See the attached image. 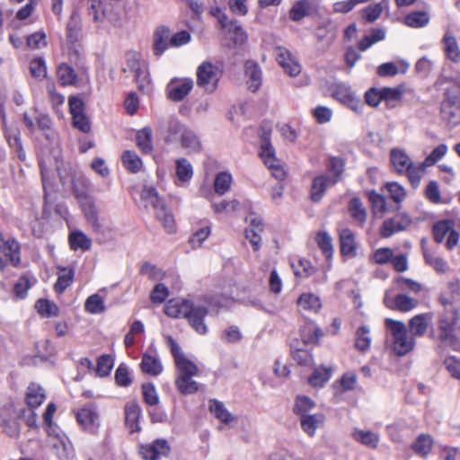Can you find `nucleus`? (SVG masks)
<instances>
[{
  "mask_svg": "<svg viewBox=\"0 0 460 460\" xmlns=\"http://www.w3.org/2000/svg\"><path fill=\"white\" fill-rule=\"evenodd\" d=\"M169 342L178 371L175 379L176 388L182 394H195L199 390V384L192 377L198 375V367L183 354L174 340L170 338Z\"/></svg>",
  "mask_w": 460,
  "mask_h": 460,
  "instance_id": "obj_1",
  "label": "nucleus"
},
{
  "mask_svg": "<svg viewBox=\"0 0 460 460\" xmlns=\"http://www.w3.org/2000/svg\"><path fill=\"white\" fill-rule=\"evenodd\" d=\"M435 335L444 345L460 349V315L452 305L439 316Z\"/></svg>",
  "mask_w": 460,
  "mask_h": 460,
  "instance_id": "obj_2",
  "label": "nucleus"
},
{
  "mask_svg": "<svg viewBox=\"0 0 460 460\" xmlns=\"http://www.w3.org/2000/svg\"><path fill=\"white\" fill-rule=\"evenodd\" d=\"M56 170L62 184H70L73 187L74 194L79 202L92 198L89 194L90 181L71 164L57 161Z\"/></svg>",
  "mask_w": 460,
  "mask_h": 460,
  "instance_id": "obj_3",
  "label": "nucleus"
},
{
  "mask_svg": "<svg viewBox=\"0 0 460 460\" xmlns=\"http://www.w3.org/2000/svg\"><path fill=\"white\" fill-rule=\"evenodd\" d=\"M385 326L393 338V349L397 356H404L413 349L415 339L408 333L407 326L401 321L385 319Z\"/></svg>",
  "mask_w": 460,
  "mask_h": 460,
  "instance_id": "obj_4",
  "label": "nucleus"
},
{
  "mask_svg": "<svg viewBox=\"0 0 460 460\" xmlns=\"http://www.w3.org/2000/svg\"><path fill=\"white\" fill-rule=\"evenodd\" d=\"M141 199L146 202V206L150 205L154 208L157 219L162 222L168 233H172L174 231L173 216L166 208L156 190L151 186H145L141 191Z\"/></svg>",
  "mask_w": 460,
  "mask_h": 460,
  "instance_id": "obj_5",
  "label": "nucleus"
},
{
  "mask_svg": "<svg viewBox=\"0 0 460 460\" xmlns=\"http://www.w3.org/2000/svg\"><path fill=\"white\" fill-rule=\"evenodd\" d=\"M259 134L261 139V153L264 164L271 170L272 175L277 180H283L286 172L275 156V150L270 143L271 128L264 125L261 126Z\"/></svg>",
  "mask_w": 460,
  "mask_h": 460,
  "instance_id": "obj_6",
  "label": "nucleus"
},
{
  "mask_svg": "<svg viewBox=\"0 0 460 460\" xmlns=\"http://www.w3.org/2000/svg\"><path fill=\"white\" fill-rule=\"evenodd\" d=\"M123 70L134 75L139 90L145 91L149 86L151 80L147 66L139 53L129 51L126 54V66Z\"/></svg>",
  "mask_w": 460,
  "mask_h": 460,
  "instance_id": "obj_7",
  "label": "nucleus"
},
{
  "mask_svg": "<svg viewBox=\"0 0 460 460\" xmlns=\"http://www.w3.org/2000/svg\"><path fill=\"white\" fill-rule=\"evenodd\" d=\"M221 76L222 73L217 66L204 61L197 67L196 83L206 93H212L217 89Z\"/></svg>",
  "mask_w": 460,
  "mask_h": 460,
  "instance_id": "obj_8",
  "label": "nucleus"
},
{
  "mask_svg": "<svg viewBox=\"0 0 460 460\" xmlns=\"http://www.w3.org/2000/svg\"><path fill=\"white\" fill-rule=\"evenodd\" d=\"M441 116L452 126L460 123V92L456 87H450L445 93L440 106Z\"/></svg>",
  "mask_w": 460,
  "mask_h": 460,
  "instance_id": "obj_9",
  "label": "nucleus"
},
{
  "mask_svg": "<svg viewBox=\"0 0 460 460\" xmlns=\"http://www.w3.org/2000/svg\"><path fill=\"white\" fill-rule=\"evenodd\" d=\"M87 13L97 25L105 22L115 24L118 22L117 13L106 0H87Z\"/></svg>",
  "mask_w": 460,
  "mask_h": 460,
  "instance_id": "obj_10",
  "label": "nucleus"
},
{
  "mask_svg": "<svg viewBox=\"0 0 460 460\" xmlns=\"http://www.w3.org/2000/svg\"><path fill=\"white\" fill-rule=\"evenodd\" d=\"M332 96L345 106L357 113H361L364 104L361 100L352 92L349 85L339 84L333 90Z\"/></svg>",
  "mask_w": 460,
  "mask_h": 460,
  "instance_id": "obj_11",
  "label": "nucleus"
},
{
  "mask_svg": "<svg viewBox=\"0 0 460 460\" xmlns=\"http://www.w3.org/2000/svg\"><path fill=\"white\" fill-rule=\"evenodd\" d=\"M186 126L176 119L169 118L159 122L158 131L164 140L168 143H174L181 139Z\"/></svg>",
  "mask_w": 460,
  "mask_h": 460,
  "instance_id": "obj_12",
  "label": "nucleus"
},
{
  "mask_svg": "<svg viewBox=\"0 0 460 460\" xmlns=\"http://www.w3.org/2000/svg\"><path fill=\"white\" fill-rule=\"evenodd\" d=\"M248 227L245 229V237L249 240L254 251L261 248V234L264 230V224L260 216L255 213H250L246 218Z\"/></svg>",
  "mask_w": 460,
  "mask_h": 460,
  "instance_id": "obj_13",
  "label": "nucleus"
},
{
  "mask_svg": "<svg viewBox=\"0 0 460 460\" xmlns=\"http://www.w3.org/2000/svg\"><path fill=\"white\" fill-rule=\"evenodd\" d=\"M193 85L190 78H173L166 86L167 96L172 102H181L190 93Z\"/></svg>",
  "mask_w": 460,
  "mask_h": 460,
  "instance_id": "obj_14",
  "label": "nucleus"
},
{
  "mask_svg": "<svg viewBox=\"0 0 460 460\" xmlns=\"http://www.w3.org/2000/svg\"><path fill=\"white\" fill-rule=\"evenodd\" d=\"M76 420L90 433H95L100 426L99 413L93 404H87L79 410Z\"/></svg>",
  "mask_w": 460,
  "mask_h": 460,
  "instance_id": "obj_15",
  "label": "nucleus"
},
{
  "mask_svg": "<svg viewBox=\"0 0 460 460\" xmlns=\"http://www.w3.org/2000/svg\"><path fill=\"white\" fill-rule=\"evenodd\" d=\"M171 450L167 440L159 438L152 443L141 445L139 453L146 460H158L161 456H166Z\"/></svg>",
  "mask_w": 460,
  "mask_h": 460,
  "instance_id": "obj_16",
  "label": "nucleus"
},
{
  "mask_svg": "<svg viewBox=\"0 0 460 460\" xmlns=\"http://www.w3.org/2000/svg\"><path fill=\"white\" fill-rule=\"evenodd\" d=\"M208 310L206 306L190 304L186 314L190 326L199 334L208 332V327L204 323V318L208 315Z\"/></svg>",
  "mask_w": 460,
  "mask_h": 460,
  "instance_id": "obj_17",
  "label": "nucleus"
},
{
  "mask_svg": "<svg viewBox=\"0 0 460 460\" xmlns=\"http://www.w3.org/2000/svg\"><path fill=\"white\" fill-rule=\"evenodd\" d=\"M275 54L277 61L287 74L290 76H296L300 74L301 66L299 63L295 60L288 49L283 47H277L275 49Z\"/></svg>",
  "mask_w": 460,
  "mask_h": 460,
  "instance_id": "obj_18",
  "label": "nucleus"
},
{
  "mask_svg": "<svg viewBox=\"0 0 460 460\" xmlns=\"http://www.w3.org/2000/svg\"><path fill=\"white\" fill-rule=\"evenodd\" d=\"M170 45V29L167 26H158L153 34V53L155 57H161Z\"/></svg>",
  "mask_w": 460,
  "mask_h": 460,
  "instance_id": "obj_19",
  "label": "nucleus"
},
{
  "mask_svg": "<svg viewBox=\"0 0 460 460\" xmlns=\"http://www.w3.org/2000/svg\"><path fill=\"white\" fill-rule=\"evenodd\" d=\"M20 250V243L15 239H4L3 234L0 232V251L4 253V256L14 267L18 266L21 262Z\"/></svg>",
  "mask_w": 460,
  "mask_h": 460,
  "instance_id": "obj_20",
  "label": "nucleus"
},
{
  "mask_svg": "<svg viewBox=\"0 0 460 460\" xmlns=\"http://www.w3.org/2000/svg\"><path fill=\"white\" fill-rule=\"evenodd\" d=\"M210 13L217 19L223 29L227 30L228 32H233L236 40H242L243 39V31L241 25L236 21L229 20L221 8H211Z\"/></svg>",
  "mask_w": 460,
  "mask_h": 460,
  "instance_id": "obj_21",
  "label": "nucleus"
},
{
  "mask_svg": "<svg viewBox=\"0 0 460 460\" xmlns=\"http://www.w3.org/2000/svg\"><path fill=\"white\" fill-rule=\"evenodd\" d=\"M82 31L81 14L77 9H74L66 24V38L68 42H78L82 38Z\"/></svg>",
  "mask_w": 460,
  "mask_h": 460,
  "instance_id": "obj_22",
  "label": "nucleus"
},
{
  "mask_svg": "<svg viewBox=\"0 0 460 460\" xmlns=\"http://www.w3.org/2000/svg\"><path fill=\"white\" fill-rule=\"evenodd\" d=\"M245 75L247 77V86L252 92H256L262 83V73L259 65L253 61H246L244 65Z\"/></svg>",
  "mask_w": 460,
  "mask_h": 460,
  "instance_id": "obj_23",
  "label": "nucleus"
},
{
  "mask_svg": "<svg viewBox=\"0 0 460 460\" xmlns=\"http://www.w3.org/2000/svg\"><path fill=\"white\" fill-rule=\"evenodd\" d=\"M181 146L186 150L187 155L198 154L202 150V143L199 137L190 128H186L180 139Z\"/></svg>",
  "mask_w": 460,
  "mask_h": 460,
  "instance_id": "obj_24",
  "label": "nucleus"
},
{
  "mask_svg": "<svg viewBox=\"0 0 460 460\" xmlns=\"http://www.w3.org/2000/svg\"><path fill=\"white\" fill-rule=\"evenodd\" d=\"M47 433L49 437L58 439L54 444V447L58 450L59 458H68L69 456V444L67 438L58 430V428L51 422L50 426H46Z\"/></svg>",
  "mask_w": 460,
  "mask_h": 460,
  "instance_id": "obj_25",
  "label": "nucleus"
},
{
  "mask_svg": "<svg viewBox=\"0 0 460 460\" xmlns=\"http://www.w3.org/2000/svg\"><path fill=\"white\" fill-rule=\"evenodd\" d=\"M431 317L428 314H420L413 316L408 323L410 334L414 337H422L425 335Z\"/></svg>",
  "mask_w": 460,
  "mask_h": 460,
  "instance_id": "obj_26",
  "label": "nucleus"
},
{
  "mask_svg": "<svg viewBox=\"0 0 460 460\" xmlns=\"http://www.w3.org/2000/svg\"><path fill=\"white\" fill-rule=\"evenodd\" d=\"M324 416L322 413L304 414L299 417L301 428L309 437H314L317 429L323 425Z\"/></svg>",
  "mask_w": 460,
  "mask_h": 460,
  "instance_id": "obj_27",
  "label": "nucleus"
},
{
  "mask_svg": "<svg viewBox=\"0 0 460 460\" xmlns=\"http://www.w3.org/2000/svg\"><path fill=\"white\" fill-rule=\"evenodd\" d=\"M176 185L183 186L188 183L193 176L191 164L186 158H179L175 161Z\"/></svg>",
  "mask_w": 460,
  "mask_h": 460,
  "instance_id": "obj_28",
  "label": "nucleus"
},
{
  "mask_svg": "<svg viewBox=\"0 0 460 460\" xmlns=\"http://www.w3.org/2000/svg\"><path fill=\"white\" fill-rule=\"evenodd\" d=\"M190 304L185 299H171L164 306V314L172 318H185Z\"/></svg>",
  "mask_w": 460,
  "mask_h": 460,
  "instance_id": "obj_29",
  "label": "nucleus"
},
{
  "mask_svg": "<svg viewBox=\"0 0 460 460\" xmlns=\"http://www.w3.org/2000/svg\"><path fill=\"white\" fill-rule=\"evenodd\" d=\"M141 415V409L136 402H128L125 405V422L130 432H136L140 429L138 420Z\"/></svg>",
  "mask_w": 460,
  "mask_h": 460,
  "instance_id": "obj_30",
  "label": "nucleus"
},
{
  "mask_svg": "<svg viewBox=\"0 0 460 460\" xmlns=\"http://www.w3.org/2000/svg\"><path fill=\"white\" fill-rule=\"evenodd\" d=\"M442 41L447 58L455 63L459 62L460 49L455 36L449 31H447L443 36Z\"/></svg>",
  "mask_w": 460,
  "mask_h": 460,
  "instance_id": "obj_31",
  "label": "nucleus"
},
{
  "mask_svg": "<svg viewBox=\"0 0 460 460\" xmlns=\"http://www.w3.org/2000/svg\"><path fill=\"white\" fill-rule=\"evenodd\" d=\"M391 163L396 172L402 174L406 168L412 163L405 151L399 148H393L390 152Z\"/></svg>",
  "mask_w": 460,
  "mask_h": 460,
  "instance_id": "obj_32",
  "label": "nucleus"
},
{
  "mask_svg": "<svg viewBox=\"0 0 460 460\" xmlns=\"http://www.w3.org/2000/svg\"><path fill=\"white\" fill-rule=\"evenodd\" d=\"M330 180L326 175H318L313 180L311 186V199L313 201H320L327 188L333 185L331 184Z\"/></svg>",
  "mask_w": 460,
  "mask_h": 460,
  "instance_id": "obj_33",
  "label": "nucleus"
},
{
  "mask_svg": "<svg viewBox=\"0 0 460 460\" xmlns=\"http://www.w3.org/2000/svg\"><path fill=\"white\" fill-rule=\"evenodd\" d=\"M46 394L44 389L37 385L31 384L26 392V402L31 409L39 407L45 400Z\"/></svg>",
  "mask_w": 460,
  "mask_h": 460,
  "instance_id": "obj_34",
  "label": "nucleus"
},
{
  "mask_svg": "<svg viewBox=\"0 0 460 460\" xmlns=\"http://www.w3.org/2000/svg\"><path fill=\"white\" fill-rule=\"evenodd\" d=\"M341 252L343 255H354L356 251L355 236L349 228L340 232Z\"/></svg>",
  "mask_w": 460,
  "mask_h": 460,
  "instance_id": "obj_35",
  "label": "nucleus"
},
{
  "mask_svg": "<svg viewBox=\"0 0 460 460\" xmlns=\"http://www.w3.org/2000/svg\"><path fill=\"white\" fill-rule=\"evenodd\" d=\"M84 211L86 220L91 224L94 230H99L101 225L98 219V211L94 205L93 199H88L82 202H79Z\"/></svg>",
  "mask_w": 460,
  "mask_h": 460,
  "instance_id": "obj_36",
  "label": "nucleus"
},
{
  "mask_svg": "<svg viewBox=\"0 0 460 460\" xmlns=\"http://www.w3.org/2000/svg\"><path fill=\"white\" fill-rule=\"evenodd\" d=\"M311 9L312 3L309 0L296 1L289 10V19L294 22H299L310 14Z\"/></svg>",
  "mask_w": 460,
  "mask_h": 460,
  "instance_id": "obj_37",
  "label": "nucleus"
},
{
  "mask_svg": "<svg viewBox=\"0 0 460 460\" xmlns=\"http://www.w3.org/2000/svg\"><path fill=\"white\" fill-rule=\"evenodd\" d=\"M141 369L144 373L150 376H158L163 371L161 361L155 356L144 354L140 364Z\"/></svg>",
  "mask_w": 460,
  "mask_h": 460,
  "instance_id": "obj_38",
  "label": "nucleus"
},
{
  "mask_svg": "<svg viewBox=\"0 0 460 460\" xmlns=\"http://www.w3.org/2000/svg\"><path fill=\"white\" fill-rule=\"evenodd\" d=\"M345 163L343 159L339 157H331L327 163V170L330 173L328 176L331 180V184H336L341 180V176L344 171Z\"/></svg>",
  "mask_w": 460,
  "mask_h": 460,
  "instance_id": "obj_39",
  "label": "nucleus"
},
{
  "mask_svg": "<svg viewBox=\"0 0 460 460\" xmlns=\"http://www.w3.org/2000/svg\"><path fill=\"white\" fill-rule=\"evenodd\" d=\"M433 446V439L430 435L422 433L417 437L411 445L413 452L420 456L429 454Z\"/></svg>",
  "mask_w": 460,
  "mask_h": 460,
  "instance_id": "obj_40",
  "label": "nucleus"
},
{
  "mask_svg": "<svg viewBox=\"0 0 460 460\" xmlns=\"http://www.w3.org/2000/svg\"><path fill=\"white\" fill-rule=\"evenodd\" d=\"M152 137V128L149 127H145L137 133V145L144 154H150L153 151Z\"/></svg>",
  "mask_w": 460,
  "mask_h": 460,
  "instance_id": "obj_41",
  "label": "nucleus"
},
{
  "mask_svg": "<svg viewBox=\"0 0 460 460\" xmlns=\"http://www.w3.org/2000/svg\"><path fill=\"white\" fill-rule=\"evenodd\" d=\"M353 438L362 445L376 448L379 443V436L369 430L354 429L352 432Z\"/></svg>",
  "mask_w": 460,
  "mask_h": 460,
  "instance_id": "obj_42",
  "label": "nucleus"
},
{
  "mask_svg": "<svg viewBox=\"0 0 460 460\" xmlns=\"http://www.w3.org/2000/svg\"><path fill=\"white\" fill-rule=\"evenodd\" d=\"M348 209L351 217L363 226L367 219V211L361 200L357 197L352 198L349 202Z\"/></svg>",
  "mask_w": 460,
  "mask_h": 460,
  "instance_id": "obj_43",
  "label": "nucleus"
},
{
  "mask_svg": "<svg viewBox=\"0 0 460 460\" xmlns=\"http://www.w3.org/2000/svg\"><path fill=\"white\" fill-rule=\"evenodd\" d=\"M60 271L58 274V280L54 286L57 293H63L68 288L74 279L75 270L71 268H59Z\"/></svg>",
  "mask_w": 460,
  "mask_h": 460,
  "instance_id": "obj_44",
  "label": "nucleus"
},
{
  "mask_svg": "<svg viewBox=\"0 0 460 460\" xmlns=\"http://www.w3.org/2000/svg\"><path fill=\"white\" fill-rule=\"evenodd\" d=\"M426 167L424 162L420 164H414L412 162L404 171L403 174H406L411 185L414 189L419 187Z\"/></svg>",
  "mask_w": 460,
  "mask_h": 460,
  "instance_id": "obj_45",
  "label": "nucleus"
},
{
  "mask_svg": "<svg viewBox=\"0 0 460 460\" xmlns=\"http://www.w3.org/2000/svg\"><path fill=\"white\" fill-rule=\"evenodd\" d=\"M297 304L303 310L314 313H317L322 307L320 298L312 293L302 294Z\"/></svg>",
  "mask_w": 460,
  "mask_h": 460,
  "instance_id": "obj_46",
  "label": "nucleus"
},
{
  "mask_svg": "<svg viewBox=\"0 0 460 460\" xmlns=\"http://www.w3.org/2000/svg\"><path fill=\"white\" fill-rule=\"evenodd\" d=\"M69 243L71 249L88 251L91 248V239L81 231H74L69 235Z\"/></svg>",
  "mask_w": 460,
  "mask_h": 460,
  "instance_id": "obj_47",
  "label": "nucleus"
},
{
  "mask_svg": "<svg viewBox=\"0 0 460 460\" xmlns=\"http://www.w3.org/2000/svg\"><path fill=\"white\" fill-rule=\"evenodd\" d=\"M405 24L411 28H422L429 22V14L424 11H416L407 14Z\"/></svg>",
  "mask_w": 460,
  "mask_h": 460,
  "instance_id": "obj_48",
  "label": "nucleus"
},
{
  "mask_svg": "<svg viewBox=\"0 0 460 460\" xmlns=\"http://www.w3.org/2000/svg\"><path fill=\"white\" fill-rule=\"evenodd\" d=\"M371 344L370 329L363 325L355 333V347L360 351H366Z\"/></svg>",
  "mask_w": 460,
  "mask_h": 460,
  "instance_id": "obj_49",
  "label": "nucleus"
},
{
  "mask_svg": "<svg viewBox=\"0 0 460 460\" xmlns=\"http://www.w3.org/2000/svg\"><path fill=\"white\" fill-rule=\"evenodd\" d=\"M423 256L425 262L439 273H445L448 270L447 262L443 258L435 255L423 248Z\"/></svg>",
  "mask_w": 460,
  "mask_h": 460,
  "instance_id": "obj_50",
  "label": "nucleus"
},
{
  "mask_svg": "<svg viewBox=\"0 0 460 460\" xmlns=\"http://www.w3.org/2000/svg\"><path fill=\"white\" fill-rule=\"evenodd\" d=\"M57 73L58 80L63 85L74 84L77 80L75 70L66 63L58 66Z\"/></svg>",
  "mask_w": 460,
  "mask_h": 460,
  "instance_id": "obj_51",
  "label": "nucleus"
},
{
  "mask_svg": "<svg viewBox=\"0 0 460 460\" xmlns=\"http://www.w3.org/2000/svg\"><path fill=\"white\" fill-rule=\"evenodd\" d=\"M314 407L315 403L311 398L305 395H298L296 398L294 412L299 417H302L304 414H311L310 411Z\"/></svg>",
  "mask_w": 460,
  "mask_h": 460,
  "instance_id": "obj_52",
  "label": "nucleus"
},
{
  "mask_svg": "<svg viewBox=\"0 0 460 460\" xmlns=\"http://www.w3.org/2000/svg\"><path fill=\"white\" fill-rule=\"evenodd\" d=\"M210 411L217 419L227 424L234 420L233 415L226 409L223 402L213 400L209 404Z\"/></svg>",
  "mask_w": 460,
  "mask_h": 460,
  "instance_id": "obj_53",
  "label": "nucleus"
},
{
  "mask_svg": "<svg viewBox=\"0 0 460 460\" xmlns=\"http://www.w3.org/2000/svg\"><path fill=\"white\" fill-rule=\"evenodd\" d=\"M121 159L123 164L128 171L132 172H137L140 171L142 167V160L135 152L129 150L125 151Z\"/></svg>",
  "mask_w": 460,
  "mask_h": 460,
  "instance_id": "obj_54",
  "label": "nucleus"
},
{
  "mask_svg": "<svg viewBox=\"0 0 460 460\" xmlns=\"http://www.w3.org/2000/svg\"><path fill=\"white\" fill-rule=\"evenodd\" d=\"M84 308L86 312L93 314L103 313L105 311V305L102 297L98 294L90 296L85 301Z\"/></svg>",
  "mask_w": 460,
  "mask_h": 460,
  "instance_id": "obj_55",
  "label": "nucleus"
},
{
  "mask_svg": "<svg viewBox=\"0 0 460 460\" xmlns=\"http://www.w3.org/2000/svg\"><path fill=\"white\" fill-rule=\"evenodd\" d=\"M0 427L3 429V432H4L10 438H17L20 435L19 423L13 420L7 418L1 411Z\"/></svg>",
  "mask_w": 460,
  "mask_h": 460,
  "instance_id": "obj_56",
  "label": "nucleus"
},
{
  "mask_svg": "<svg viewBox=\"0 0 460 460\" xmlns=\"http://www.w3.org/2000/svg\"><path fill=\"white\" fill-rule=\"evenodd\" d=\"M418 305V300L405 294H398L394 298V309L401 312H409Z\"/></svg>",
  "mask_w": 460,
  "mask_h": 460,
  "instance_id": "obj_57",
  "label": "nucleus"
},
{
  "mask_svg": "<svg viewBox=\"0 0 460 460\" xmlns=\"http://www.w3.org/2000/svg\"><path fill=\"white\" fill-rule=\"evenodd\" d=\"M336 31V26L332 20L330 18L323 19L316 29V35L320 40L327 38H333Z\"/></svg>",
  "mask_w": 460,
  "mask_h": 460,
  "instance_id": "obj_58",
  "label": "nucleus"
},
{
  "mask_svg": "<svg viewBox=\"0 0 460 460\" xmlns=\"http://www.w3.org/2000/svg\"><path fill=\"white\" fill-rule=\"evenodd\" d=\"M332 369L328 367L316 368L309 377V383L315 387L323 386L330 378Z\"/></svg>",
  "mask_w": 460,
  "mask_h": 460,
  "instance_id": "obj_59",
  "label": "nucleus"
},
{
  "mask_svg": "<svg viewBox=\"0 0 460 460\" xmlns=\"http://www.w3.org/2000/svg\"><path fill=\"white\" fill-rule=\"evenodd\" d=\"M231 182L230 173L226 172L217 173L214 181L215 191L219 195H224L229 190Z\"/></svg>",
  "mask_w": 460,
  "mask_h": 460,
  "instance_id": "obj_60",
  "label": "nucleus"
},
{
  "mask_svg": "<svg viewBox=\"0 0 460 460\" xmlns=\"http://www.w3.org/2000/svg\"><path fill=\"white\" fill-rule=\"evenodd\" d=\"M453 223L448 220L439 221L433 226V236L437 243H442L446 235L453 229Z\"/></svg>",
  "mask_w": 460,
  "mask_h": 460,
  "instance_id": "obj_61",
  "label": "nucleus"
},
{
  "mask_svg": "<svg viewBox=\"0 0 460 460\" xmlns=\"http://www.w3.org/2000/svg\"><path fill=\"white\" fill-rule=\"evenodd\" d=\"M30 72L34 78L43 80L47 75L45 59L40 57L32 59L30 64Z\"/></svg>",
  "mask_w": 460,
  "mask_h": 460,
  "instance_id": "obj_62",
  "label": "nucleus"
},
{
  "mask_svg": "<svg viewBox=\"0 0 460 460\" xmlns=\"http://www.w3.org/2000/svg\"><path fill=\"white\" fill-rule=\"evenodd\" d=\"M114 360L111 355H102L97 359L96 374L101 376H107L113 367Z\"/></svg>",
  "mask_w": 460,
  "mask_h": 460,
  "instance_id": "obj_63",
  "label": "nucleus"
},
{
  "mask_svg": "<svg viewBox=\"0 0 460 460\" xmlns=\"http://www.w3.org/2000/svg\"><path fill=\"white\" fill-rule=\"evenodd\" d=\"M368 199L372 206V210L375 215L382 216L386 211L385 199L376 191L368 193Z\"/></svg>",
  "mask_w": 460,
  "mask_h": 460,
  "instance_id": "obj_64",
  "label": "nucleus"
}]
</instances>
